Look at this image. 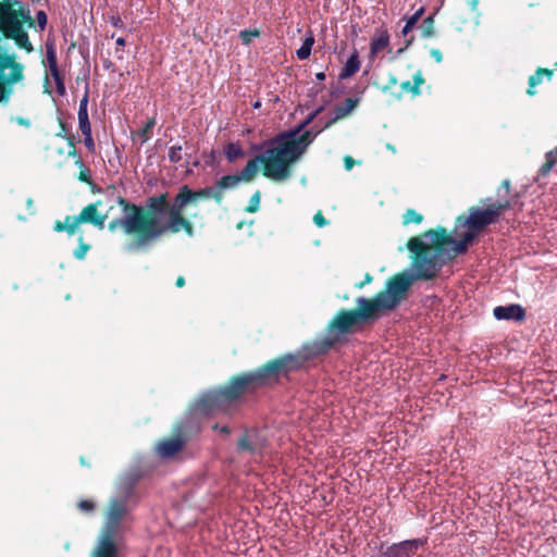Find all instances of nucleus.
I'll return each instance as SVG.
<instances>
[{"mask_svg":"<svg viewBox=\"0 0 557 557\" xmlns=\"http://www.w3.org/2000/svg\"><path fill=\"white\" fill-rule=\"evenodd\" d=\"M213 196L212 189L209 188L193 191L187 186H183L172 203H169L163 195L150 198L145 207L129 205L119 198L116 203L121 209L122 216L113 219L108 228L111 232L121 230L129 237L125 246L128 251L146 248L166 232L184 231L191 237L194 235L193 224L184 218L186 207Z\"/></svg>","mask_w":557,"mask_h":557,"instance_id":"nucleus-1","label":"nucleus"},{"mask_svg":"<svg viewBox=\"0 0 557 557\" xmlns=\"http://www.w3.org/2000/svg\"><path fill=\"white\" fill-rule=\"evenodd\" d=\"M509 208L508 202H495L487 208H471L468 218H458L454 234L440 228L411 238L407 246L411 257V270L416 278H432L438 272L445 253L466 250L479 231L493 223Z\"/></svg>","mask_w":557,"mask_h":557,"instance_id":"nucleus-2","label":"nucleus"},{"mask_svg":"<svg viewBox=\"0 0 557 557\" xmlns=\"http://www.w3.org/2000/svg\"><path fill=\"white\" fill-rule=\"evenodd\" d=\"M416 280L412 270L399 273L386 283L385 290L375 298H359L357 310L339 311L329 323L324 346H332L361 321L375 318L381 311L394 309Z\"/></svg>","mask_w":557,"mask_h":557,"instance_id":"nucleus-3","label":"nucleus"},{"mask_svg":"<svg viewBox=\"0 0 557 557\" xmlns=\"http://www.w3.org/2000/svg\"><path fill=\"white\" fill-rule=\"evenodd\" d=\"M318 113L319 110L311 113L297 129L283 133L274 138L263 153L260 154L262 173L265 177L274 182H284L290 177L292 166L301 158L308 146L322 131H306L300 134L301 129Z\"/></svg>","mask_w":557,"mask_h":557,"instance_id":"nucleus-4","label":"nucleus"},{"mask_svg":"<svg viewBox=\"0 0 557 557\" xmlns=\"http://www.w3.org/2000/svg\"><path fill=\"white\" fill-rule=\"evenodd\" d=\"M304 361L305 357L299 355H286L270 361L256 372L236 376L225 387L205 394L198 403L197 411L206 413L220 408L256 386L299 368Z\"/></svg>","mask_w":557,"mask_h":557,"instance_id":"nucleus-5","label":"nucleus"},{"mask_svg":"<svg viewBox=\"0 0 557 557\" xmlns=\"http://www.w3.org/2000/svg\"><path fill=\"white\" fill-rule=\"evenodd\" d=\"M33 25L29 11L20 1L0 3V29L8 38L15 40L16 45L32 51V45L23 25Z\"/></svg>","mask_w":557,"mask_h":557,"instance_id":"nucleus-6","label":"nucleus"},{"mask_svg":"<svg viewBox=\"0 0 557 557\" xmlns=\"http://www.w3.org/2000/svg\"><path fill=\"white\" fill-rule=\"evenodd\" d=\"M128 494L129 492L125 491L120 497H114L110 500L101 532L120 535L121 522L127 513L126 499Z\"/></svg>","mask_w":557,"mask_h":557,"instance_id":"nucleus-7","label":"nucleus"},{"mask_svg":"<svg viewBox=\"0 0 557 557\" xmlns=\"http://www.w3.org/2000/svg\"><path fill=\"white\" fill-rule=\"evenodd\" d=\"M121 553V536L100 531L97 543L91 552V557H120Z\"/></svg>","mask_w":557,"mask_h":557,"instance_id":"nucleus-8","label":"nucleus"},{"mask_svg":"<svg viewBox=\"0 0 557 557\" xmlns=\"http://www.w3.org/2000/svg\"><path fill=\"white\" fill-rule=\"evenodd\" d=\"M23 78V67L12 57L0 55V82L10 86Z\"/></svg>","mask_w":557,"mask_h":557,"instance_id":"nucleus-9","label":"nucleus"},{"mask_svg":"<svg viewBox=\"0 0 557 557\" xmlns=\"http://www.w3.org/2000/svg\"><path fill=\"white\" fill-rule=\"evenodd\" d=\"M101 205L100 201L88 205L78 214L82 223H91L100 228L104 226L106 220L110 216V211L113 210V206L106 213H100L98 207Z\"/></svg>","mask_w":557,"mask_h":557,"instance_id":"nucleus-10","label":"nucleus"},{"mask_svg":"<svg viewBox=\"0 0 557 557\" xmlns=\"http://www.w3.org/2000/svg\"><path fill=\"white\" fill-rule=\"evenodd\" d=\"M424 542L422 540L404 541L399 544L388 546L383 553L384 557H410L418 548L422 547Z\"/></svg>","mask_w":557,"mask_h":557,"instance_id":"nucleus-11","label":"nucleus"},{"mask_svg":"<svg viewBox=\"0 0 557 557\" xmlns=\"http://www.w3.org/2000/svg\"><path fill=\"white\" fill-rule=\"evenodd\" d=\"M389 50V35L387 30L384 28L376 29L370 42V61L374 62L383 52Z\"/></svg>","mask_w":557,"mask_h":557,"instance_id":"nucleus-12","label":"nucleus"},{"mask_svg":"<svg viewBox=\"0 0 557 557\" xmlns=\"http://www.w3.org/2000/svg\"><path fill=\"white\" fill-rule=\"evenodd\" d=\"M182 446L183 440L180 436H174L160 442L157 445V453L163 458H169L176 454Z\"/></svg>","mask_w":557,"mask_h":557,"instance_id":"nucleus-13","label":"nucleus"},{"mask_svg":"<svg viewBox=\"0 0 557 557\" xmlns=\"http://www.w3.org/2000/svg\"><path fill=\"white\" fill-rule=\"evenodd\" d=\"M494 315L498 320L522 319L523 311L520 306H499L494 309Z\"/></svg>","mask_w":557,"mask_h":557,"instance_id":"nucleus-14","label":"nucleus"},{"mask_svg":"<svg viewBox=\"0 0 557 557\" xmlns=\"http://www.w3.org/2000/svg\"><path fill=\"white\" fill-rule=\"evenodd\" d=\"M358 106V100L348 98L345 100L343 106H339L335 109V115L330 121H327L323 128L330 127L332 124L348 116Z\"/></svg>","mask_w":557,"mask_h":557,"instance_id":"nucleus-15","label":"nucleus"},{"mask_svg":"<svg viewBox=\"0 0 557 557\" xmlns=\"http://www.w3.org/2000/svg\"><path fill=\"white\" fill-rule=\"evenodd\" d=\"M82 221L79 220V216H66L63 222L57 221L54 223V231L57 232H63L65 231L67 234L73 235L75 234L81 225Z\"/></svg>","mask_w":557,"mask_h":557,"instance_id":"nucleus-16","label":"nucleus"},{"mask_svg":"<svg viewBox=\"0 0 557 557\" xmlns=\"http://www.w3.org/2000/svg\"><path fill=\"white\" fill-rule=\"evenodd\" d=\"M261 165L260 154L256 158L248 161L247 165L243 169V171L238 174L242 182H250L255 178L257 173L259 172V166Z\"/></svg>","mask_w":557,"mask_h":557,"instance_id":"nucleus-17","label":"nucleus"},{"mask_svg":"<svg viewBox=\"0 0 557 557\" xmlns=\"http://www.w3.org/2000/svg\"><path fill=\"white\" fill-rule=\"evenodd\" d=\"M552 75H553L552 71L539 69L536 71V73L534 75L530 76V78H529L528 94L530 96L535 95V90H534L535 86H537L539 84L542 83L544 76H547V78L550 79Z\"/></svg>","mask_w":557,"mask_h":557,"instance_id":"nucleus-18","label":"nucleus"},{"mask_svg":"<svg viewBox=\"0 0 557 557\" xmlns=\"http://www.w3.org/2000/svg\"><path fill=\"white\" fill-rule=\"evenodd\" d=\"M360 67V62L358 58V53L355 51L347 60L342 73L341 77L346 78L351 75H354L356 72H358Z\"/></svg>","mask_w":557,"mask_h":557,"instance_id":"nucleus-19","label":"nucleus"},{"mask_svg":"<svg viewBox=\"0 0 557 557\" xmlns=\"http://www.w3.org/2000/svg\"><path fill=\"white\" fill-rule=\"evenodd\" d=\"M79 129L84 136H87L88 141L91 143V127L88 121V112L86 109L78 110Z\"/></svg>","mask_w":557,"mask_h":557,"instance_id":"nucleus-20","label":"nucleus"},{"mask_svg":"<svg viewBox=\"0 0 557 557\" xmlns=\"http://www.w3.org/2000/svg\"><path fill=\"white\" fill-rule=\"evenodd\" d=\"M314 44V38L312 35H308L299 49H297L296 54L298 59L306 60L310 57L311 48Z\"/></svg>","mask_w":557,"mask_h":557,"instance_id":"nucleus-21","label":"nucleus"},{"mask_svg":"<svg viewBox=\"0 0 557 557\" xmlns=\"http://www.w3.org/2000/svg\"><path fill=\"white\" fill-rule=\"evenodd\" d=\"M46 62L49 69V74H57V53L52 45H47Z\"/></svg>","mask_w":557,"mask_h":557,"instance_id":"nucleus-22","label":"nucleus"},{"mask_svg":"<svg viewBox=\"0 0 557 557\" xmlns=\"http://www.w3.org/2000/svg\"><path fill=\"white\" fill-rule=\"evenodd\" d=\"M557 163V147L546 153V161L542 165L540 172L542 175H546L549 173V171L554 168V165Z\"/></svg>","mask_w":557,"mask_h":557,"instance_id":"nucleus-23","label":"nucleus"},{"mask_svg":"<svg viewBox=\"0 0 557 557\" xmlns=\"http://www.w3.org/2000/svg\"><path fill=\"white\" fill-rule=\"evenodd\" d=\"M225 156L228 161L233 162L242 158L244 156V151L240 146L231 143L225 147Z\"/></svg>","mask_w":557,"mask_h":557,"instance_id":"nucleus-24","label":"nucleus"},{"mask_svg":"<svg viewBox=\"0 0 557 557\" xmlns=\"http://www.w3.org/2000/svg\"><path fill=\"white\" fill-rule=\"evenodd\" d=\"M421 36L424 38L432 37L434 34V20L433 16H428L423 20L422 24L418 27Z\"/></svg>","mask_w":557,"mask_h":557,"instance_id":"nucleus-25","label":"nucleus"},{"mask_svg":"<svg viewBox=\"0 0 557 557\" xmlns=\"http://www.w3.org/2000/svg\"><path fill=\"white\" fill-rule=\"evenodd\" d=\"M239 182H242L239 175H226V176H223L218 182V186L221 189H227V188H233V187L237 186Z\"/></svg>","mask_w":557,"mask_h":557,"instance_id":"nucleus-26","label":"nucleus"},{"mask_svg":"<svg viewBox=\"0 0 557 557\" xmlns=\"http://www.w3.org/2000/svg\"><path fill=\"white\" fill-rule=\"evenodd\" d=\"M423 220L422 215L412 209H408L403 215V223L408 225L410 223L419 224Z\"/></svg>","mask_w":557,"mask_h":557,"instance_id":"nucleus-27","label":"nucleus"},{"mask_svg":"<svg viewBox=\"0 0 557 557\" xmlns=\"http://www.w3.org/2000/svg\"><path fill=\"white\" fill-rule=\"evenodd\" d=\"M412 29H413V27H412V26H410V25H409V24H407V23H406V24H405V26L403 27L400 35H401V37H404V39H405V47H404V48H401V49H399V50H398V53H401V52H403L406 48H408V47L411 45V42L413 41V37H412V36H409V34L411 33V30H412Z\"/></svg>","mask_w":557,"mask_h":557,"instance_id":"nucleus-28","label":"nucleus"},{"mask_svg":"<svg viewBox=\"0 0 557 557\" xmlns=\"http://www.w3.org/2000/svg\"><path fill=\"white\" fill-rule=\"evenodd\" d=\"M260 200H261V194L259 190H257L250 198L249 205L246 208L247 212L253 213L259 210L260 207Z\"/></svg>","mask_w":557,"mask_h":557,"instance_id":"nucleus-29","label":"nucleus"},{"mask_svg":"<svg viewBox=\"0 0 557 557\" xmlns=\"http://www.w3.org/2000/svg\"><path fill=\"white\" fill-rule=\"evenodd\" d=\"M259 36H260V33L258 29H252V30L246 29V30H242L239 33V37L245 45H249L253 38H257Z\"/></svg>","mask_w":557,"mask_h":557,"instance_id":"nucleus-30","label":"nucleus"},{"mask_svg":"<svg viewBox=\"0 0 557 557\" xmlns=\"http://www.w3.org/2000/svg\"><path fill=\"white\" fill-rule=\"evenodd\" d=\"M78 242H79V246L77 249L74 250V257L76 259L82 260L85 258L86 253L88 252L89 245L84 243L82 235L79 236Z\"/></svg>","mask_w":557,"mask_h":557,"instance_id":"nucleus-31","label":"nucleus"},{"mask_svg":"<svg viewBox=\"0 0 557 557\" xmlns=\"http://www.w3.org/2000/svg\"><path fill=\"white\" fill-rule=\"evenodd\" d=\"M52 79L55 83L57 90L60 95H63L65 92V86L63 84L62 77L60 75L59 69H57V74H50Z\"/></svg>","mask_w":557,"mask_h":557,"instance_id":"nucleus-32","label":"nucleus"},{"mask_svg":"<svg viewBox=\"0 0 557 557\" xmlns=\"http://www.w3.org/2000/svg\"><path fill=\"white\" fill-rule=\"evenodd\" d=\"M169 158L172 162H178L182 160V147L172 146L169 151Z\"/></svg>","mask_w":557,"mask_h":557,"instance_id":"nucleus-33","label":"nucleus"},{"mask_svg":"<svg viewBox=\"0 0 557 557\" xmlns=\"http://www.w3.org/2000/svg\"><path fill=\"white\" fill-rule=\"evenodd\" d=\"M154 126V121L153 120H150L146 126L138 133V136L141 138L143 141H146L148 140L149 138V132L152 129V127Z\"/></svg>","mask_w":557,"mask_h":557,"instance_id":"nucleus-34","label":"nucleus"},{"mask_svg":"<svg viewBox=\"0 0 557 557\" xmlns=\"http://www.w3.org/2000/svg\"><path fill=\"white\" fill-rule=\"evenodd\" d=\"M423 11V8H420L413 15L406 18V23L414 27L418 21L421 18Z\"/></svg>","mask_w":557,"mask_h":557,"instance_id":"nucleus-35","label":"nucleus"},{"mask_svg":"<svg viewBox=\"0 0 557 557\" xmlns=\"http://www.w3.org/2000/svg\"><path fill=\"white\" fill-rule=\"evenodd\" d=\"M423 11V8H420L413 15L406 18V23L414 27L418 21L421 18Z\"/></svg>","mask_w":557,"mask_h":557,"instance_id":"nucleus-36","label":"nucleus"},{"mask_svg":"<svg viewBox=\"0 0 557 557\" xmlns=\"http://www.w3.org/2000/svg\"><path fill=\"white\" fill-rule=\"evenodd\" d=\"M424 83V79L422 77V74L421 72H418L417 74H414L413 76V87H414V95H419L420 94V86Z\"/></svg>","mask_w":557,"mask_h":557,"instance_id":"nucleus-37","label":"nucleus"},{"mask_svg":"<svg viewBox=\"0 0 557 557\" xmlns=\"http://www.w3.org/2000/svg\"><path fill=\"white\" fill-rule=\"evenodd\" d=\"M78 508L82 511L89 512V511H91L95 508V504L92 502H90V500H82V502L78 503Z\"/></svg>","mask_w":557,"mask_h":557,"instance_id":"nucleus-38","label":"nucleus"},{"mask_svg":"<svg viewBox=\"0 0 557 557\" xmlns=\"http://www.w3.org/2000/svg\"><path fill=\"white\" fill-rule=\"evenodd\" d=\"M36 18H37V23H38L40 29H44L46 24H47V15H46V13L44 11H39L37 13Z\"/></svg>","mask_w":557,"mask_h":557,"instance_id":"nucleus-39","label":"nucleus"},{"mask_svg":"<svg viewBox=\"0 0 557 557\" xmlns=\"http://www.w3.org/2000/svg\"><path fill=\"white\" fill-rule=\"evenodd\" d=\"M10 92L11 89L0 82V102L7 100L9 98Z\"/></svg>","mask_w":557,"mask_h":557,"instance_id":"nucleus-40","label":"nucleus"},{"mask_svg":"<svg viewBox=\"0 0 557 557\" xmlns=\"http://www.w3.org/2000/svg\"><path fill=\"white\" fill-rule=\"evenodd\" d=\"M313 221H314L315 225L319 227L325 226L327 224L326 220L324 219V216L322 215L321 212H318L313 216Z\"/></svg>","mask_w":557,"mask_h":557,"instance_id":"nucleus-41","label":"nucleus"},{"mask_svg":"<svg viewBox=\"0 0 557 557\" xmlns=\"http://www.w3.org/2000/svg\"><path fill=\"white\" fill-rule=\"evenodd\" d=\"M430 54L431 57L437 62V63H441L442 60H443V55H442V52L438 50V49H431L430 50Z\"/></svg>","mask_w":557,"mask_h":557,"instance_id":"nucleus-42","label":"nucleus"},{"mask_svg":"<svg viewBox=\"0 0 557 557\" xmlns=\"http://www.w3.org/2000/svg\"><path fill=\"white\" fill-rule=\"evenodd\" d=\"M401 89L405 91H410L414 95L413 84L409 81L401 83Z\"/></svg>","mask_w":557,"mask_h":557,"instance_id":"nucleus-43","label":"nucleus"},{"mask_svg":"<svg viewBox=\"0 0 557 557\" xmlns=\"http://www.w3.org/2000/svg\"><path fill=\"white\" fill-rule=\"evenodd\" d=\"M354 163H355V162H354V159H352L351 157L346 156V157L344 158V165H345V169H346L347 171H350V170L352 169Z\"/></svg>","mask_w":557,"mask_h":557,"instance_id":"nucleus-44","label":"nucleus"},{"mask_svg":"<svg viewBox=\"0 0 557 557\" xmlns=\"http://www.w3.org/2000/svg\"><path fill=\"white\" fill-rule=\"evenodd\" d=\"M470 9L475 12L478 10L479 0H468Z\"/></svg>","mask_w":557,"mask_h":557,"instance_id":"nucleus-45","label":"nucleus"},{"mask_svg":"<svg viewBox=\"0 0 557 557\" xmlns=\"http://www.w3.org/2000/svg\"><path fill=\"white\" fill-rule=\"evenodd\" d=\"M86 109L87 110V97L85 96L84 99L81 101L79 110Z\"/></svg>","mask_w":557,"mask_h":557,"instance_id":"nucleus-46","label":"nucleus"},{"mask_svg":"<svg viewBox=\"0 0 557 557\" xmlns=\"http://www.w3.org/2000/svg\"><path fill=\"white\" fill-rule=\"evenodd\" d=\"M184 284H185V280H184V277L180 276V277L176 280V286H177V287H182V286H184Z\"/></svg>","mask_w":557,"mask_h":557,"instance_id":"nucleus-47","label":"nucleus"},{"mask_svg":"<svg viewBox=\"0 0 557 557\" xmlns=\"http://www.w3.org/2000/svg\"><path fill=\"white\" fill-rule=\"evenodd\" d=\"M116 45L123 47L125 45V39L122 37H119L116 39Z\"/></svg>","mask_w":557,"mask_h":557,"instance_id":"nucleus-48","label":"nucleus"},{"mask_svg":"<svg viewBox=\"0 0 557 557\" xmlns=\"http://www.w3.org/2000/svg\"><path fill=\"white\" fill-rule=\"evenodd\" d=\"M85 143H86V145H87L88 147H92V146H94V141H92V140H91V143H90V141H88L87 136H85Z\"/></svg>","mask_w":557,"mask_h":557,"instance_id":"nucleus-49","label":"nucleus"},{"mask_svg":"<svg viewBox=\"0 0 557 557\" xmlns=\"http://www.w3.org/2000/svg\"><path fill=\"white\" fill-rule=\"evenodd\" d=\"M372 281V277L370 274H367L366 275V280H364V283H370Z\"/></svg>","mask_w":557,"mask_h":557,"instance_id":"nucleus-50","label":"nucleus"},{"mask_svg":"<svg viewBox=\"0 0 557 557\" xmlns=\"http://www.w3.org/2000/svg\"><path fill=\"white\" fill-rule=\"evenodd\" d=\"M324 77H325V76H324V74H323V73H318V74H317V78H318V79H324Z\"/></svg>","mask_w":557,"mask_h":557,"instance_id":"nucleus-51","label":"nucleus"},{"mask_svg":"<svg viewBox=\"0 0 557 557\" xmlns=\"http://www.w3.org/2000/svg\"><path fill=\"white\" fill-rule=\"evenodd\" d=\"M503 186L506 188V190H508V189H509V182H508V181H505V182L503 183Z\"/></svg>","mask_w":557,"mask_h":557,"instance_id":"nucleus-52","label":"nucleus"},{"mask_svg":"<svg viewBox=\"0 0 557 557\" xmlns=\"http://www.w3.org/2000/svg\"><path fill=\"white\" fill-rule=\"evenodd\" d=\"M18 123H20V124H23V125H28V122H27V121H24V120H22V119H18Z\"/></svg>","mask_w":557,"mask_h":557,"instance_id":"nucleus-53","label":"nucleus"},{"mask_svg":"<svg viewBox=\"0 0 557 557\" xmlns=\"http://www.w3.org/2000/svg\"><path fill=\"white\" fill-rule=\"evenodd\" d=\"M32 205H33L32 199H28V200H27V206H32Z\"/></svg>","mask_w":557,"mask_h":557,"instance_id":"nucleus-54","label":"nucleus"},{"mask_svg":"<svg viewBox=\"0 0 557 557\" xmlns=\"http://www.w3.org/2000/svg\"><path fill=\"white\" fill-rule=\"evenodd\" d=\"M556 65H557V62H556Z\"/></svg>","mask_w":557,"mask_h":557,"instance_id":"nucleus-55","label":"nucleus"},{"mask_svg":"<svg viewBox=\"0 0 557 557\" xmlns=\"http://www.w3.org/2000/svg\"><path fill=\"white\" fill-rule=\"evenodd\" d=\"M556 65H557V62H556Z\"/></svg>","mask_w":557,"mask_h":557,"instance_id":"nucleus-56","label":"nucleus"},{"mask_svg":"<svg viewBox=\"0 0 557 557\" xmlns=\"http://www.w3.org/2000/svg\"><path fill=\"white\" fill-rule=\"evenodd\" d=\"M556 65H557V62H556Z\"/></svg>","mask_w":557,"mask_h":557,"instance_id":"nucleus-57","label":"nucleus"}]
</instances>
